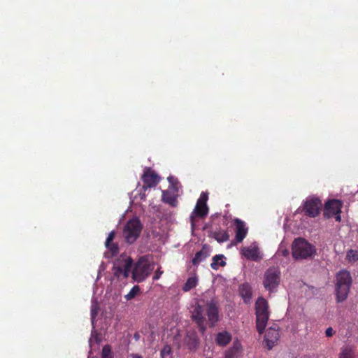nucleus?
Here are the masks:
<instances>
[{
  "instance_id": "bb28decb",
  "label": "nucleus",
  "mask_w": 358,
  "mask_h": 358,
  "mask_svg": "<svg viewBox=\"0 0 358 358\" xmlns=\"http://www.w3.org/2000/svg\"><path fill=\"white\" fill-rule=\"evenodd\" d=\"M140 292V287L138 285L134 286L129 292L125 295V299L129 301L134 299Z\"/></svg>"
},
{
  "instance_id": "4c0bfd02",
  "label": "nucleus",
  "mask_w": 358,
  "mask_h": 358,
  "mask_svg": "<svg viewBox=\"0 0 358 358\" xmlns=\"http://www.w3.org/2000/svg\"><path fill=\"white\" fill-rule=\"evenodd\" d=\"M325 334L327 337H331L334 334V331L331 327H329L326 329Z\"/></svg>"
},
{
  "instance_id": "473e14b6",
  "label": "nucleus",
  "mask_w": 358,
  "mask_h": 358,
  "mask_svg": "<svg viewBox=\"0 0 358 358\" xmlns=\"http://www.w3.org/2000/svg\"><path fill=\"white\" fill-rule=\"evenodd\" d=\"M161 357L167 358L171 355V348L169 346H165L161 351Z\"/></svg>"
},
{
  "instance_id": "4be33fe9",
  "label": "nucleus",
  "mask_w": 358,
  "mask_h": 358,
  "mask_svg": "<svg viewBox=\"0 0 358 358\" xmlns=\"http://www.w3.org/2000/svg\"><path fill=\"white\" fill-rule=\"evenodd\" d=\"M198 278L196 276H192L187 278L186 282L182 287L184 292H189L197 285Z\"/></svg>"
},
{
  "instance_id": "f8f14e48",
  "label": "nucleus",
  "mask_w": 358,
  "mask_h": 358,
  "mask_svg": "<svg viewBox=\"0 0 358 358\" xmlns=\"http://www.w3.org/2000/svg\"><path fill=\"white\" fill-rule=\"evenodd\" d=\"M142 180L144 183V189L155 187L159 182L157 175L150 169L144 172Z\"/></svg>"
},
{
  "instance_id": "6e6552de",
  "label": "nucleus",
  "mask_w": 358,
  "mask_h": 358,
  "mask_svg": "<svg viewBox=\"0 0 358 358\" xmlns=\"http://www.w3.org/2000/svg\"><path fill=\"white\" fill-rule=\"evenodd\" d=\"M205 315L203 307L199 304L196 305L192 311V320L196 324L199 330L202 334L206 332L207 329Z\"/></svg>"
},
{
  "instance_id": "4468645a",
  "label": "nucleus",
  "mask_w": 358,
  "mask_h": 358,
  "mask_svg": "<svg viewBox=\"0 0 358 358\" xmlns=\"http://www.w3.org/2000/svg\"><path fill=\"white\" fill-rule=\"evenodd\" d=\"M178 194L173 192L171 189H167L162 192V200L164 203L170 205L172 207L178 206Z\"/></svg>"
},
{
  "instance_id": "2f4dec72",
  "label": "nucleus",
  "mask_w": 358,
  "mask_h": 358,
  "mask_svg": "<svg viewBox=\"0 0 358 358\" xmlns=\"http://www.w3.org/2000/svg\"><path fill=\"white\" fill-rule=\"evenodd\" d=\"M242 345L238 340H236L233 343V345L230 348L232 350L236 352H239L241 350Z\"/></svg>"
},
{
  "instance_id": "58836bf2",
  "label": "nucleus",
  "mask_w": 358,
  "mask_h": 358,
  "mask_svg": "<svg viewBox=\"0 0 358 358\" xmlns=\"http://www.w3.org/2000/svg\"><path fill=\"white\" fill-rule=\"evenodd\" d=\"M334 216L336 222H340L341 221V214H335Z\"/></svg>"
},
{
  "instance_id": "39448f33",
  "label": "nucleus",
  "mask_w": 358,
  "mask_h": 358,
  "mask_svg": "<svg viewBox=\"0 0 358 358\" xmlns=\"http://www.w3.org/2000/svg\"><path fill=\"white\" fill-rule=\"evenodd\" d=\"M153 270V266L148 260L144 257H141L136 263L133 271L132 278L138 282H141L145 280Z\"/></svg>"
},
{
  "instance_id": "412c9836",
  "label": "nucleus",
  "mask_w": 358,
  "mask_h": 358,
  "mask_svg": "<svg viewBox=\"0 0 358 358\" xmlns=\"http://www.w3.org/2000/svg\"><path fill=\"white\" fill-rule=\"evenodd\" d=\"M224 258L223 255H216L213 257V262L210 264V267L213 270H217L219 266H224L226 265V262L223 260Z\"/></svg>"
},
{
  "instance_id": "20e7f679",
  "label": "nucleus",
  "mask_w": 358,
  "mask_h": 358,
  "mask_svg": "<svg viewBox=\"0 0 358 358\" xmlns=\"http://www.w3.org/2000/svg\"><path fill=\"white\" fill-rule=\"evenodd\" d=\"M281 273L275 266L269 267L264 273L263 285L270 293L276 290L280 282Z\"/></svg>"
},
{
  "instance_id": "dca6fc26",
  "label": "nucleus",
  "mask_w": 358,
  "mask_h": 358,
  "mask_svg": "<svg viewBox=\"0 0 358 358\" xmlns=\"http://www.w3.org/2000/svg\"><path fill=\"white\" fill-rule=\"evenodd\" d=\"M242 251L243 255L247 259L255 262L261 259L259 250L257 246L244 248Z\"/></svg>"
},
{
  "instance_id": "a19ab883",
  "label": "nucleus",
  "mask_w": 358,
  "mask_h": 358,
  "mask_svg": "<svg viewBox=\"0 0 358 358\" xmlns=\"http://www.w3.org/2000/svg\"><path fill=\"white\" fill-rule=\"evenodd\" d=\"M88 358H90V357H88Z\"/></svg>"
},
{
  "instance_id": "72a5a7b5",
  "label": "nucleus",
  "mask_w": 358,
  "mask_h": 358,
  "mask_svg": "<svg viewBox=\"0 0 358 358\" xmlns=\"http://www.w3.org/2000/svg\"><path fill=\"white\" fill-rule=\"evenodd\" d=\"M208 194L205 192H202L200 195V197L199 198L197 203H206L208 201Z\"/></svg>"
},
{
  "instance_id": "f3484780",
  "label": "nucleus",
  "mask_w": 358,
  "mask_h": 358,
  "mask_svg": "<svg viewBox=\"0 0 358 358\" xmlns=\"http://www.w3.org/2000/svg\"><path fill=\"white\" fill-rule=\"evenodd\" d=\"M232 340L231 333L227 331L218 332L215 337V343L220 347L227 346Z\"/></svg>"
},
{
  "instance_id": "a878e982",
  "label": "nucleus",
  "mask_w": 358,
  "mask_h": 358,
  "mask_svg": "<svg viewBox=\"0 0 358 358\" xmlns=\"http://www.w3.org/2000/svg\"><path fill=\"white\" fill-rule=\"evenodd\" d=\"M168 180L170 182V186L169 187V189H171L173 192L178 194L180 182H178V179L173 177H169Z\"/></svg>"
},
{
  "instance_id": "c9c22d12",
  "label": "nucleus",
  "mask_w": 358,
  "mask_h": 358,
  "mask_svg": "<svg viewBox=\"0 0 358 358\" xmlns=\"http://www.w3.org/2000/svg\"><path fill=\"white\" fill-rule=\"evenodd\" d=\"M238 352H234L231 348H229L225 354V358H236L237 357Z\"/></svg>"
},
{
  "instance_id": "ddd939ff",
  "label": "nucleus",
  "mask_w": 358,
  "mask_h": 358,
  "mask_svg": "<svg viewBox=\"0 0 358 358\" xmlns=\"http://www.w3.org/2000/svg\"><path fill=\"white\" fill-rule=\"evenodd\" d=\"M236 225V236L235 239L237 243H241L243 241L248 234V228L243 221L236 218L234 220Z\"/></svg>"
},
{
  "instance_id": "7ed1b4c3",
  "label": "nucleus",
  "mask_w": 358,
  "mask_h": 358,
  "mask_svg": "<svg viewBox=\"0 0 358 358\" xmlns=\"http://www.w3.org/2000/svg\"><path fill=\"white\" fill-rule=\"evenodd\" d=\"M143 224L138 217L132 218L127 222L123 229V236L129 244L134 243L139 237Z\"/></svg>"
},
{
  "instance_id": "423d86ee",
  "label": "nucleus",
  "mask_w": 358,
  "mask_h": 358,
  "mask_svg": "<svg viewBox=\"0 0 358 358\" xmlns=\"http://www.w3.org/2000/svg\"><path fill=\"white\" fill-rule=\"evenodd\" d=\"M132 266L133 259L129 257L119 259L117 263L115 264L113 267V275L117 278L122 276L124 278H127L130 274Z\"/></svg>"
},
{
  "instance_id": "2eb2a0df",
  "label": "nucleus",
  "mask_w": 358,
  "mask_h": 358,
  "mask_svg": "<svg viewBox=\"0 0 358 358\" xmlns=\"http://www.w3.org/2000/svg\"><path fill=\"white\" fill-rule=\"evenodd\" d=\"M208 213V208L207 206L206 203H197L196 204L195 208L194 210V212L190 216V221L192 226L194 227V214H195L196 216L199 217H205Z\"/></svg>"
},
{
  "instance_id": "7c9ffc66",
  "label": "nucleus",
  "mask_w": 358,
  "mask_h": 358,
  "mask_svg": "<svg viewBox=\"0 0 358 358\" xmlns=\"http://www.w3.org/2000/svg\"><path fill=\"white\" fill-rule=\"evenodd\" d=\"M99 306L97 304H92L91 306V319L92 322L97 315Z\"/></svg>"
},
{
  "instance_id": "e433bc0d",
  "label": "nucleus",
  "mask_w": 358,
  "mask_h": 358,
  "mask_svg": "<svg viewBox=\"0 0 358 358\" xmlns=\"http://www.w3.org/2000/svg\"><path fill=\"white\" fill-rule=\"evenodd\" d=\"M162 273H163V271H162V270H161V268H159L156 271V272H155V275H153V277H152L153 280H159V279L160 278L161 275H162Z\"/></svg>"
},
{
  "instance_id": "a211bd4d",
  "label": "nucleus",
  "mask_w": 358,
  "mask_h": 358,
  "mask_svg": "<svg viewBox=\"0 0 358 358\" xmlns=\"http://www.w3.org/2000/svg\"><path fill=\"white\" fill-rule=\"evenodd\" d=\"M269 314L268 301L263 297H259L255 303V315Z\"/></svg>"
},
{
  "instance_id": "f704fd0d",
  "label": "nucleus",
  "mask_w": 358,
  "mask_h": 358,
  "mask_svg": "<svg viewBox=\"0 0 358 358\" xmlns=\"http://www.w3.org/2000/svg\"><path fill=\"white\" fill-rule=\"evenodd\" d=\"M115 233L114 231H112L109 233L108 236L106 241V246L110 245V243H113V241L115 238Z\"/></svg>"
},
{
  "instance_id": "9d476101",
  "label": "nucleus",
  "mask_w": 358,
  "mask_h": 358,
  "mask_svg": "<svg viewBox=\"0 0 358 358\" xmlns=\"http://www.w3.org/2000/svg\"><path fill=\"white\" fill-rule=\"evenodd\" d=\"M206 315L210 327H213L219 320V307L216 302L211 301L206 304Z\"/></svg>"
},
{
  "instance_id": "c756f323",
  "label": "nucleus",
  "mask_w": 358,
  "mask_h": 358,
  "mask_svg": "<svg viewBox=\"0 0 358 358\" xmlns=\"http://www.w3.org/2000/svg\"><path fill=\"white\" fill-rule=\"evenodd\" d=\"M106 247L112 252L113 255H116L119 252V248L116 243H110V245Z\"/></svg>"
},
{
  "instance_id": "9b49d317",
  "label": "nucleus",
  "mask_w": 358,
  "mask_h": 358,
  "mask_svg": "<svg viewBox=\"0 0 358 358\" xmlns=\"http://www.w3.org/2000/svg\"><path fill=\"white\" fill-rule=\"evenodd\" d=\"M278 329L275 327H271L266 330L264 341L268 350H271L279 338Z\"/></svg>"
},
{
  "instance_id": "f03ea898",
  "label": "nucleus",
  "mask_w": 358,
  "mask_h": 358,
  "mask_svg": "<svg viewBox=\"0 0 358 358\" xmlns=\"http://www.w3.org/2000/svg\"><path fill=\"white\" fill-rule=\"evenodd\" d=\"M292 253L294 259L311 257L315 253V248L303 238H296L292 245Z\"/></svg>"
},
{
  "instance_id": "cd10ccee",
  "label": "nucleus",
  "mask_w": 358,
  "mask_h": 358,
  "mask_svg": "<svg viewBox=\"0 0 358 358\" xmlns=\"http://www.w3.org/2000/svg\"><path fill=\"white\" fill-rule=\"evenodd\" d=\"M102 358H113L111 355V348L110 345H106L102 348Z\"/></svg>"
},
{
  "instance_id": "b1692460",
  "label": "nucleus",
  "mask_w": 358,
  "mask_h": 358,
  "mask_svg": "<svg viewBox=\"0 0 358 358\" xmlns=\"http://www.w3.org/2000/svg\"><path fill=\"white\" fill-rule=\"evenodd\" d=\"M239 292L241 296L244 299V300L250 299L252 296V292L250 287L247 284L241 285L239 287Z\"/></svg>"
},
{
  "instance_id": "ea45409f",
  "label": "nucleus",
  "mask_w": 358,
  "mask_h": 358,
  "mask_svg": "<svg viewBox=\"0 0 358 358\" xmlns=\"http://www.w3.org/2000/svg\"><path fill=\"white\" fill-rule=\"evenodd\" d=\"M133 358H142V357L138 355H135L133 356Z\"/></svg>"
},
{
  "instance_id": "0eeeda50",
  "label": "nucleus",
  "mask_w": 358,
  "mask_h": 358,
  "mask_svg": "<svg viewBox=\"0 0 358 358\" xmlns=\"http://www.w3.org/2000/svg\"><path fill=\"white\" fill-rule=\"evenodd\" d=\"M322 206L320 199L316 197H309L303 203V210L308 217H315L320 213Z\"/></svg>"
},
{
  "instance_id": "c85d7f7f",
  "label": "nucleus",
  "mask_w": 358,
  "mask_h": 358,
  "mask_svg": "<svg viewBox=\"0 0 358 358\" xmlns=\"http://www.w3.org/2000/svg\"><path fill=\"white\" fill-rule=\"evenodd\" d=\"M347 258L350 262L358 260V252L357 250H350L347 253Z\"/></svg>"
},
{
  "instance_id": "1a4fd4ad",
  "label": "nucleus",
  "mask_w": 358,
  "mask_h": 358,
  "mask_svg": "<svg viewBox=\"0 0 358 358\" xmlns=\"http://www.w3.org/2000/svg\"><path fill=\"white\" fill-rule=\"evenodd\" d=\"M342 208L341 201L338 199L329 200L325 203L323 215L326 219L331 218L335 214H341Z\"/></svg>"
},
{
  "instance_id": "5701e85b",
  "label": "nucleus",
  "mask_w": 358,
  "mask_h": 358,
  "mask_svg": "<svg viewBox=\"0 0 358 358\" xmlns=\"http://www.w3.org/2000/svg\"><path fill=\"white\" fill-rule=\"evenodd\" d=\"M213 237L219 243H223L229 240V236L226 231L218 230L213 232Z\"/></svg>"
},
{
  "instance_id": "f257e3e1",
  "label": "nucleus",
  "mask_w": 358,
  "mask_h": 358,
  "mask_svg": "<svg viewBox=\"0 0 358 358\" xmlns=\"http://www.w3.org/2000/svg\"><path fill=\"white\" fill-rule=\"evenodd\" d=\"M352 282L350 272L344 270L337 273L335 291L336 300L338 303L343 302L347 299Z\"/></svg>"
},
{
  "instance_id": "6ab92c4d",
  "label": "nucleus",
  "mask_w": 358,
  "mask_h": 358,
  "mask_svg": "<svg viewBox=\"0 0 358 358\" xmlns=\"http://www.w3.org/2000/svg\"><path fill=\"white\" fill-rule=\"evenodd\" d=\"M269 315L270 314H263L256 315V327L259 334H262L264 333L269 319Z\"/></svg>"
},
{
  "instance_id": "393cba45",
  "label": "nucleus",
  "mask_w": 358,
  "mask_h": 358,
  "mask_svg": "<svg viewBox=\"0 0 358 358\" xmlns=\"http://www.w3.org/2000/svg\"><path fill=\"white\" fill-rule=\"evenodd\" d=\"M339 358H355V352L350 347H345L342 348Z\"/></svg>"
},
{
  "instance_id": "aec40b11",
  "label": "nucleus",
  "mask_w": 358,
  "mask_h": 358,
  "mask_svg": "<svg viewBox=\"0 0 358 358\" xmlns=\"http://www.w3.org/2000/svg\"><path fill=\"white\" fill-rule=\"evenodd\" d=\"M209 256V249L206 245H204L202 250L195 254L194 257L192 259V262L194 265H198L203 262L206 257Z\"/></svg>"
}]
</instances>
